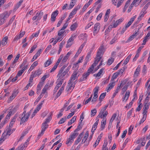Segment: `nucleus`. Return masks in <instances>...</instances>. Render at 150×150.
I'll use <instances>...</instances> for the list:
<instances>
[{
	"label": "nucleus",
	"instance_id": "nucleus-1",
	"mask_svg": "<svg viewBox=\"0 0 150 150\" xmlns=\"http://www.w3.org/2000/svg\"><path fill=\"white\" fill-rule=\"evenodd\" d=\"M51 115L49 116H48V117L46 119L45 121L42 124L41 127V132L39 136L43 134L45 130L48 128V125L47 123L50 122L52 118V112H51Z\"/></svg>",
	"mask_w": 150,
	"mask_h": 150
},
{
	"label": "nucleus",
	"instance_id": "nucleus-2",
	"mask_svg": "<svg viewBox=\"0 0 150 150\" xmlns=\"http://www.w3.org/2000/svg\"><path fill=\"white\" fill-rule=\"evenodd\" d=\"M31 110L30 111L26 114V111H24L23 114L21 115V116H20L19 118L21 119L20 124L26 122L29 118V116L31 113Z\"/></svg>",
	"mask_w": 150,
	"mask_h": 150
},
{
	"label": "nucleus",
	"instance_id": "nucleus-3",
	"mask_svg": "<svg viewBox=\"0 0 150 150\" xmlns=\"http://www.w3.org/2000/svg\"><path fill=\"white\" fill-rule=\"evenodd\" d=\"M71 68L70 66H68L64 71H59L57 77L59 78H63L66 74H68V73Z\"/></svg>",
	"mask_w": 150,
	"mask_h": 150
},
{
	"label": "nucleus",
	"instance_id": "nucleus-4",
	"mask_svg": "<svg viewBox=\"0 0 150 150\" xmlns=\"http://www.w3.org/2000/svg\"><path fill=\"white\" fill-rule=\"evenodd\" d=\"M92 72L91 70L88 69L86 72H85L83 74L82 76L79 79V81L80 82H82L85 81L87 79V77Z\"/></svg>",
	"mask_w": 150,
	"mask_h": 150
},
{
	"label": "nucleus",
	"instance_id": "nucleus-5",
	"mask_svg": "<svg viewBox=\"0 0 150 150\" xmlns=\"http://www.w3.org/2000/svg\"><path fill=\"white\" fill-rule=\"evenodd\" d=\"M100 25L99 23H97L94 25L93 34L95 35L98 32L100 29Z\"/></svg>",
	"mask_w": 150,
	"mask_h": 150
},
{
	"label": "nucleus",
	"instance_id": "nucleus-6",
	"mask_svg": "<svg viewBox=\"0 0 150 150\" xmlns=\"http://www.w3.org/2000/svg\"><path fill=\"white\" fill-rule=\"evenodd\" d=\"M105 51L104 46L101 45L98 49V52H97L96 56L98 57L100 56L101 54H103Z\"/></svg>",
	"mask_w": 150,
	"mask_h": 150
},
{
	"label": "nucleus",
	"instance_id": "nucleus-7",
	"mask_svg": "<svg viewBox=\"0 0 150 150\" xmlns=\"http://www.w3.org/2000/svg\"><path fill=\"white\" fill-rule=\"evenodd\" d=\"M58 11L57 10L55 11L52 13L50 19L51 21L52 22H53L55 21L56 17L58 15Z\"/></svg>",
	"mask_w": 150,
	"mask_h": 150
},
{
	"label": "nucleus",
	"instance_id": "nucleus-8",
	"mask_svg": "<svg viewBox=\"0 0 150 150\" xmlns=\"http://www.w3.org/2000/svg\"><path fill=\"white\" fill-rule=\"evenodd\" d=\"M78 77L79 75H77V72L74 71L71 76L70 79L69 80V83H70L71 82H73L74 80L77 78Z\"/></svg>",
	"mask_w": 150,
	"mask_h": 150
},
{
	"label": "nucleus",
	"instance_id": "nucleus-9",
	"mask_svg": "<svg viewBox=\"0 0 150 150\" xmlns=\"http://www.w3.org/2000/svg\"><path fill=\"white\" fill-rule=\"evenodd\" d=\"M81 7L80 5H78L75 8H74L73 11L71 12L69 14V17L75 14L77 10L79 9Z\"/></svg>",
	"mask_w": 150,
	"mask_h": 150
},
{
	"label": "nucleus",
	"instance_id": "nucleus-10",
	"mask_svg": "<svg viewBox=\"0 0 150 150\" xmlns=\"http://www.w3.org/2000/svg\"><path fill=\"white\" fill-rule=\"evenodd\" d=\"M122 21V18H120L116 21H112V24L113 25V27H116L119 24H120Z\"/></svg>",
	"mask_w": 150,
	"mask_h": 150
},
{
	"label": "nucleus",
	"instance_id": "nucleus-11",
	"mask_svg": "<svg viewBox=\"0 0 150 150\" xmlns=\"http://www.w3.org/2000/svg\"><path fill=\"white\" fill-rule=\"evenodd\" d=\"M10 14L11 11L9 12V13L6 11L0 15V17H1V18H2L3 17V18L5 19L6 18H7L8 17Z\"/></svg>",
	"mask_w": 150,
	"mask_h": 150
},
{
	"label": "nucleus",
	"instance_id": "nucleus-12",
	"mask_svg": "<svg viewBox=\"0 0 150 150\" xmlns=\"http://www.w3.org/2000/svg\"><path fill=\"white\" fill-rule=\"evenodd\" d=\"M130 92L129 91H127L125 95V96L123 98V101L126 102L127 100L128 99L130 95Z\"/></svg>",
	"mask_w": 150,
	"mask_h": 150
},
{
	"label": "nucleus",
	"instance_id": "nucleus-13",
	"mask_svg": "<svg viewBox=\"0 0 150 150\" xmlns=\"http://www.w3.org/2000/svg\"><path fill=\"white\" fill-rule=\"evenodd\" d=\"M65 86L64 84L62 87L60 88L59 91L57 94L56 96L55 97L56 99L58 97H59L62 93L63 91L64 90V87Z\"/></svg>",
	"mask_w": 150,
	"mask_h": 150
},
{
	"label": "nucleus",
	"instance_id": "nucleus-14",
	"mask_svg": "<svg viewBox=\"0 0 150 150\" xmlns=\"http://www.w3.org/2000/svg\"><path fill=\"white\" fill-rule=\"evenodd\" d=\"M136 16L135 15L130 19V21H129L128 23L125 25V26L126 27V28H127L131 25L132 22L134 21L135 18H136Z\"/></svg>",
	"mask_w": 150,
	"mask_h": 150
},
{
	"label": "nucleus",
	"instance_id": "nucleus-15",
	"mask_svg": "<svg viewBox=\"0 0 150 150\" xmlns=\"http://www.w3.org/2000/svg\"><path fill=\"white\" fill-rule=\"evenodd\" d=\"M72 83V82H71V83H69V81L67 88H66V90H67V91H69L72 88H73L74 87V84Z\"/></svg>",
	"mask_w": 150,
	"mask_h": 150
},
{
	"label": "nucleus",
	"instance_id": "nucleus-16",
	"mask_svg": "<svg viewBox=\"0 0 150 150\" xmlns=\"http://www.w3.org/2000/svg\"><path fill=\"white\" fill-rule=\"evenodd\" d=\"M41 52V49H40L38 51L36 54L34 56L33 58L31 60L32 62L35 59H36L37 58L40 56Z\"/></svg>",
	"mask_w": 150,
	"mask_h": 150
},
{
	"label": "nucleus",
	"instance_id": "nucleus-17",
	"mask_svg": "<svg viewBox=\"0 0 150 150\" xmlns=\"http://www.w3.org/2000/svg\"><path fill=\"white\" fill-rule=\"evenodd\" d=\"M42 73V70L40 69H39L38 70L35 71L34 72H32V74L35 77L40 75Z\"/></svg>",
	"mask_w": 150,
	"mask_h": 150
},
{
	"label": "nucleus",
	"instance_id": "nucleus-18",
	"mask_svg": "<svg viewBox=\"0 0 150 150\" xmlns=\"http://www.w3.org/2000/svg\"><path fill=\"white\" fill-rule=\"evenodd\" d=\"M106 119V118L103 117V119L102 120L101 123V130H103L105 128Z\"/></svg>",
	"mask_w": 150,
	"mask_h": 150
},
{
	"label": "nucleus",
	"instance_id": "nucleus-19",
	"mask_svg": "<svg viewBox=\"0 0 150 150\" xmlns=\"http://www.w3.org/2000/svg\"><path fill=\"white\" fill-rule=\"evenodd\" d=\"M17 94L18 92L16 91L14 92L12 94V95L10 96V98H9V99L8 100V102L10 101H11L13 99L16 97Z\"/></svg>",
	"mask_w": 150,
	"mask_h": 150
},
{
	"label": "nucleus",
	"instance_id": "nucleus-20",
	"mask_svg": "<svg viewBox=\"0 0 150 150\" xmlns=\"http://www.w3.org/2000/svg\"><path fill=\"white\" fill-rule=\"evenodd\" d=\"M98 62L95 60L94 61V63L90 67H89L88 69L91 70V71L92 72L94 69V67H95L98 64Z\"/></svg>",
	"mask_w": 150,
	"mask_h": 150
},
{
	"label": "nucleus",
	"instance_id": "nucleus-21",
	"mask_svg": "<svg viewBox=\"0 0 150 150\" xmlns=\"http://www.w3.org/2000/svg\"><path fill=\"white\" fill-rule=\"evenodd\" d=\"M78 24L77 22H76L72 25L70 27V30L71 31L75 30L78 26Z\"/></svg>",
	"mask_w": 150,
	"mask_h": 150
},
{
	"label": "nucleus",
	"instance_id": "nucleus-22",
	"mask_svg": "<svg viewBox=\"0 0 150 150\" xmlns=\"http://www.w3.org/2000/svg\"><path fill=\"white\" fill-rule=\"evenodd\" d=\"M79 134V133L77 132H75V130L74 132L71 134L70 136V137L71 139H74L76 137H77Z\"/></svg>",
	"mask_w": 150,
	"mask_h": 150
},
{
	"label": "nucleus",
	"instance_id": "nucleus-23",
	"mask_svg": "<svg viewBox=\"0 0 150 150\" xmlns=\"http://www.w3.org/2000/svg\"><path fill=\"white\" fill-rule=\"evenodd\" d=\"M79 134V133L77 132H75V130L74 132L71 134L70 136V137L71 139H74L76 137H77Z\"/></svg>",
	"mask_w": 150,
	"mask_h": 150
},
{
	"label": "nucleus",
	"instance_id": "nucleus-24",
	"mask_svg": "<svg viewBox=\"0 0 150 150\" xmlns=\"http://www.w3.org/2000/svg\"><path fill=\"white\" fill-rule=\"evenodd\" d=\"M77 118L76 116H74L68 122V125L69 126L76 121Z\"/></svg>",
	"mask_w": 150,
	"mask_h": 150
},
{
	"label": "nucleus",
	"instance_id": "nucleus-25",
	"mask_svg": "<svg viewBox=\"0 0 150 150\" xmlns=\"http://www.w3.org/2000/svg\"><path fill=\"white\" fill-rule=\"evenodd\" d=\"M115 82H113L110 83L109 85V87L107 88V92H108L109 91L111 90L115 86Z\"/></svg>",
	"mask_w": 150,
	"mask_h": 150
},
{
	"label": "nucleus",
	"instance_id": "nucleus-26",
	"mask_svg": "<svg viewBox=\"0 0 150 150\" xmlns=\"http://www.w3.org/2000/svg\"><path fill=\"white\" fill-rule=\"evenodd\" d=\"M99 90V87H96L94 89V90L95 91L94 93V97H98V92Z\"/></svg>",
	"mask_w": 150,
	"mask_h": 150
},
{
	"label": "nucleus",
	"instance_id": "nucleus-27",
	"mask_svg": "<svg viewBox=\"0 0 150 150\" xmlns=\"http://www.w3.org/2000/svg\"><path fill=\"white\" fill-rule=\"evenodd\" d=\"M38 64L37 61L35 62L31 66L29 71H31Z\"/></svg>",
	"mask_w": 150,
	"mask_h": 150
},
{
	"label": "nucleus",
	"instance_id": "nucleus-28",
	"mask_svg": "<svg viewBox=\"0 0 150 150\" xmlns=\"http://www.w3.org/2000/svg\"><path fill=\"white\" fill-rule=\"evenodd\" d=\"M88 134H89V132L88 131H87L86 132L85 136L83 137V138L82 142H83V141L84 140V142H83V143H84L87 139V138H88Z\"/></svg>",
	"mask_w": 150,
	"mask_h": 150
},
{
	"label": "nucleus",
	"instance_id": "nucleus-29",
	"mask_svg": "<svg viewBox=\"0 0 150 150\" xmlns=\"http://www.w3.org/2000/svg\"><path fill=\"white\" fill-rule=\"evenodd\" d=\"M8 37H5L2 40L1 44L3 45H5L7 43Z\"/></svg>",
	"mask_w": 150,
	"mask_h": 150
},
{
	"label": "nucleus",
	"instance_id": "nucleus-30",
	"mask_svg": "<svg viewBox=\"0 0 150 150\" xmlns=\"http://www.w3.org/2000/svg\"><path fill=\"white\" fill-rule=\"evenodd\" d=\"M48 86L49 84L48 83L46 84L43 89L41 93L42 94L45 93L48 88Z\"/></svg>",
	"mask_w": 150,
	"mask_h": 150
},
{
	"label": "nucleus",
	"instance_id": "nucleus-31",
	"mask_svg": "<svg viewBox=\"0 0 150 150\" xmlns=\"http://www.w3.org/2000/svg\"><path fill=\"white\" fill-rule=\"evenodd\" d=\"M112 28H114L113 27V25L112 24L110 26H109L106 29L105 31V34L108 33L109 32H110L112 30Z\"/></svg>",
	"mask_w": 150,
	"mask_h": 150
},
{
	"label": "nucleus",
	"instance_id": "nucleus-32",
	"mask_svg": "<svg viewBox=\"0 0 150 150\" xmlns=\"http://www.w3.org/2000/svg\"><path fill=\"white\" fill-rule=\"evenodd\" d=\"M132 55V54H130L128 56V57L125 59L123 63V64H124V65H125L127 63L129 59H130Z\"/></svg>",
	"mask_w": 150,
	"mask_h": 150
},
{
	"label": "nucleus",
	"instance_id": "nucleus-33",
	"mask_svg": "<svg viewBox=\"0 0 150 150\" xmlns=\"http://www.w3.org/2000/svg\"><path fill=\"white\" fill-rule=\"evenodd\" d=\"M74 139H71L70 137H69L68 139H67L66 142V144H68V145H70L71 143L73 142Z\"/></svg>",
	"mask_w": 150,
	"mask_h": 150
},
{
	"label": "nucleus",
	"instance_id": "nucleus-34",
	"mask_svg": "<svg viewBox=\"0 0 150 150\" xmlns=\"http://www.w3.org/2000/svg\"><path fill=\"white\" fill-rule=\"evenodd\" d=\"M106 95V93H102L99 97V100L101 102L103 99L105 98Z\"/></svg>",
	"mask_w": 150,
	"mask_h": 150
},
{
	"label": "nucleus",
	"instance_id": "nucleus-35",
	"mask_svg": "<svg viewBox=\"0 0 150 150\" xmlns=\"http://www.w3.org/2000/svg\"><path fill=\"white\" fill-rule=\"evenodd\" d=\"M76 35L74 34L72 35L71 37L67 41H69V42L72 43V42L74 40V38H75Z\"/></svg>",
	"mask_w": 150,
	"mask_h": 150
},
{
	"label": "nucleus",
	"instance_id": "nucleus-36",
	"mask_svg": "<svg viewBox=\"0 0 150 150\" xmlns=\"http://www.w3.org/2000/svg\"><path fill=\"white\" fill-rule=\"evenodd\" d=\"M146 115H143V116L142 117V119L140 120L139 123L138 125H140L142 123H143L145 120H146Z\"/></svg>",
	"mask_w": 150,
	"mask_h": 150
},
{
	"label": "nucleus",
	"instance_id": "nucleus-37",
	"mask_svg": "<svg viewBox=\"0 0 150 150\" xmlns=\"http://www.w3.org/2000/svg\"><path fill=\"white\" fill-rule=\"evenodd\" d=\"M114 58L111 57L108 59V64L109 65H111L114 62Z\"/></svg>",
	"mask_w": 150,
	"mask_h": 150
},
{
	"label": "nucleus",
	"instance_id": "nucleus-38",
	"mask_svg": "<svg viewBox=\"0 0 150 150\" xmlns=\"http://www.w3.org/2000/svg\"><path fill=\"white\" fill-rule=\"evenodd\" d=\"M150 105V103H144V105L143 108L145 110H148L149 108V106Z\"/></svg>",
	"mask_w": 150,
	"mask_h": 150
},
{
	"label": "nucleus",
	"instance_id": "nucleus-39",
	"mask_svg": "<svg viewBox=\"0 0 150 150\" xmlns=\"http://www.w3.org/2000/svg\"><path fill=\"white\" fill-rule=\"evenodd\" d=\"M97 112V110L96 109H94L91 111V116L93 117L95 115Z\"/></svg>",
	"mask_w": 150,
	"mask_h": 150
},
{
	"label": "nucleus",
	"instance_id": "nucleus-40",
	"mask_svg": "<svg viewBox=\"0 0 150 150\" xmlns=\"http://www.w3.org/2000/svg\"><path fill=\"white\" fill-rule=\"evenodd\" d=\"M38 14V13H37L36 14V16H35L33 17L32 19L33 20H35L37 19L38 20H39L41 19V16H39Z\"/></svg>",
	"mask_w": 150,
	"mask_h": 150
},
{
	"label": "nucleus",
	"instance_id": "nucleus-41",
	"mask_svg": "<svg viewBox=\"0 0 150 150\" xmlns=\"http://www.w3.org/2000/svg\"><path fill=\"white\" fill-rule=\"evenodd\" d=\"M145 14V13H142V12H140L139 16L138 18V19L139 21H140L142 18L144 17V15Z\"/></svg>",
	"mask_w": 150,
	"mask_h": 150
},
{
	"label": "nucleus",
	"instance_id": "nucleus-42",
	"mask_svg": "<svg viewBox=\"0 0 150 150\" xmlns=\"http://www.w3.org/2000/svg\"><path fill=\"white\" fill-rule=\"evenodd\" d=\"M47 75H44L41 79V81L40 82H41L42 83H44L45 80L47 78Z\"/></svg>",
	"mask_w": 150,
	"mask_h": 150
},
{
	"label": "nucleus",
	"instance_id": "nucleus-43",
	"mask_svg": "<svg viewBox=\"0 0 150 150\" xmlns=\"http://www.w3.org/2000/svg\"><path fill=\"white\" fill-rule=\"evenodd\" d=\"M99 121V120H97L96 122L94 123L92 127L93 128H94V129H96L97 127V125L98 124V122Z\"/></svg>",
	"mask_w": 150,
	"mask_h": 150
},
{
	"label": "nucleus",
	"instance_id": "nucleus-44",
	"mask_svg": "<svg viewBox=\"0 0 150 150\" xmlns=\"http://www.w3.org/2000/svg\"><path fill=\"white\" fill-rule=\"evenodd\" d=\"M66 120V117L62 118L59 122L58 124H61L65 122Z\"/></svg>",
	"mask_w": 150,
	"mask_h": 150
},
{
	"label": "nucleus",
	"instance_id": "nucleus-45",
	"mask_svg": "<svg viewBox=\"0 0 150 150\" xmlns=\"http://www.w3.org/2000/svg\"><path fill=\"white\" fill-rule=\"evenodd\" d=\"M83 60V57H81L79 58V59L78 61V62L74 64L75 66L77 67H77H79L78 66V64L79 63H80L81 62V61Z\"/></svg>",
	"mask_w": 150,
	"mask_h": 150
},
{
	"label": "nucleus",
	"instance_id": "nucleus-46",
	"mask_svg": "<svg viewBox=\"0 0 150 150\" xmlns=\"http://www.w3.org/2000/svg\"><path fill=\"white\" fill-rule=\"evenodd\" d=\"M117 37L115 36L110 41V44L112 45L117 40Z\"/></svg>",
	"mask_w": 150,
	"mask_h": 150
},
{
	"label": "nucleus",
	"instance_id": "nucleus-47",
	"mask_svg": "<svg viewBox=\"0 0 150 150\" xmlns=\"http://www.w3.org/2000/svg\"><path fill=\"white\" fill-rule=\"evenodd\" d=\"M52 63V61L47 60L45 63V67H47L50 65Z\"/></svg>",
	"mask_w": 150,
	"mask_h": 150
},
{
	"label": "nucleus",
	"instance_id": "nucleus-48",
	"mask_svg": "<svg viewBox=\"0 0 150 150\" xmlns=\"http://www.w3.org/2000/svg\"><path fill=\"white\" fill-rule=\"evenodd\" d=\"M129 4L128 2H126V3L125 6L123 10V12H125V11L127 8V7L129 6Z\"/></svg>",
	"mask_w": 150,
	"mask_h": 150
},
{
	"label": "nucleus",
	"instance_id": "nucleus-49",
	"mask_svg": "<svg viewBox=\"0 0 150 150\" xmlns=\"http://www.w3.org/2000/svg\"><path fill=\"white\" fill-rule=\"evenodd\" d=\"M128 87V85H126L123 87L122 89V94H123L125 91L127 90Z\"/></svg>",
	"mask_w": 150,
	"mask_h": 150
},
{
	"label": "nucleus",
	"instance_id": "nucleus-50",
	"mask_svg": "<svg viewBox=\"0 0 150 150\" xmlns=\"http://www.w3.org/2000/svg\"><path fill=\"white\" fill-rule=\"evenodd\" d=\"M81 124H80V123H79V125L77 127V129H75V132H78L79 130H80L82 127V125H81Z\"/></svg>",
	"mask_w": 150,
	"mask_h": 150
},
{
	"label": "nucleus",
	"instance_id": "nucleus-51",
	"mask_svg": "<svg viewBox=\"0 0 150 150\" xmlns=\"http://www.w3.org/2000/svg\"><path fill=\"white\" fill-rule=\"evenodd\" d=\"M90 57H91L90 53L88 54L86 56L85 59V60H86V63H85V64H86L87 62L89 61V59L90 58Z\"/></svg>",
	"mask_w": 150,
	"mask_h": 150
},
{
	"label": "nucleus",
	"instance_id": "nucleus-52",
	"mask_svg": "<svg viewBox=\"0 0 150 150\" xmlns=\"http://www.w3.org/2000/svg\"><path fill=\"white\" fill-rule=\"evenodd\" d=\"M104 70V69L103 68L100 69L98 73L96 74L97 76H98V77L100 76V75L103 72Z\"/></svg>",
	"mask_w": 150,
	"mask_h": 150
},
{
	"label": "nucleus",
	"instance_id": "nucleus-53",
	"mask_svg": "<svg viewBox=\"0 0 150 150\" xmlns=\"http://www.w3.org/2000/svg\"><path fill=\"white\" fill-rule=\"evenodd\" d=\"M118 75L119 74L117 72L114 73L112 76V79L113 80L114 79H116L118 76Z\"/></svg>",
	"mask_w": 150,
	"mask_h": 150
},
{
	"label": "nucleus",
	"instance_id": "nucleus-54",
	"mask_svg": "<svg viewBox=\"0 0 150 150\" xmlns=\"http://www.w3.org/2000/svg\"><path fill=\"white\" fill-rule=\"evenodd\" d=\"M13 132V131L11 130V129H10L9 128V129L8 131H7L6 134L7 135L10 136L12 133Z\"/></svg>",
	"mask_w": 150,
	"mask_h": 150
},
{
	"label": "nucleus",
	"instance_id": "nucleus-55",
	"mask_svg": "<svg viewBox=\"0 0 150 150\" xmlns=\"http://www.w3.org/2000/svg\"><path fill=\"white\" fill-rule=\"evenodd\" d=\"M140 71V67H138L137 68L135 73L134 74L136 75H138V74H139V71Z\"/></svg>",
	"mask_w": 150,
	"mask_h": 150
},
{
	"label": "nucleus",
	"instance_id": "nucleus-56",
	"mask_svg": "<svg viewBox=\"0 0 150 150\" xmlns=\"http://www.w3.org/2000/svg\"><path fill=\"white\" fill-rule=\"evenodd\" d=\"M133 127H134L133 126H132V125H131L130 126V127L129 128V130H128V134L129 135L130 134H131V133H132V132L133 129Z\"/></svg>",
	"mask_w": 150,
	"mask_h": 150
},
{
	"label": "nucleus",
	"instance_id": "nucleus-57",
	"mask_svg": "<svg viewBox=\"0 0 150 150\" xmlns=\"http://www.w3.org/2000/svg\"><path fill=\"white\" fill-rule=\"evenodd\" d=\"M104 113V112H102V111L100 110L99 115L97 116V117H100L101 118L103 119V113Z\"/></svg>",
	"mask_w": 150,
	"mask_h": 150
},
{
	"label": "nucleus",
	"instance_id": "nucleus-58",
	"mask_svg": "<svg viewBox=\"0 0 150 150\" xmlns=\"http://www.w3.org/2000/svg\"><path fill=\"white\" fill-rule=\"evenodd\" d=\"M37 46L36 45H34L33 47H31L30 53H32L37 47Z\"/></svg>",
	"mask_w": 150,
	"mask_h": 150
},
{
	"label": "nucleus",
	"instance_id": "nucleus-59",
	"mask_svg": "<svg viewBox=\"0 0 150 150\" xmlns=\"http://www.w3.org/2000/svg\"><path fill=\"white\" fill-rule=\"evenodd\" d=\"M84 119V117L83 115V113H82L80 115V122H79L80 124H81L82 123V122Z\"/></svg>",
	"mask_w": 150,
	"mask_h": 150
},
{
	"label": "nucleus",
	"instance_id": "nucleus-60",
	"mask_svg": "<svg viewBox=\"0 0 150 150\" xmlns=\"http://www.w3.org/2000/svg\"><path fill=\"white\" fill-rule=\"evenodd\" d=\"M23 2V0H20L18 3L16 5V9L18 8L19 6H21V4L22 3V2Z\"/></svg>",
	"mask_w": 150,
	"mask_h": 150
},
{
	"label": "nucleus",
	"instance_id": "nucleus-61",
	"mask_svg": "<svg viewBox=\"0 0 150 150\" xmlns=\"http://www.w3.org/2000/svg\"><path fill=\"white\" fill-rule=\"evenodd\" d=\"M133 109L132 108L131 110L129 111L127 113V117H129L132 115V109Z\"/></svg>",
	"mask_w": 150,
	"mask_h": 150
},
{
	"label": "nucleus",
	"instance_id": "nucleus-62",
	"mask_svg": "<svg viewBox=\"0 0 150 150\" xmlns=\"http://www.w3.org/2000/svg\"><path fill=\"white\" fill-rule=\"evenodd\" d=\"M72 44V43L69 42V41H67V44L66 45V47L68 48L70 47Z\"/></svg>",
	"mask_w": 150,
	"mask_h": 150
},
{
	"label": "nucleus",
	"instance_id": "nucleus-63",
	"mask_svg": "<svg viewBox=\"0 0 150 150\" xmlns=\"http://www.w3.org/2000/svg\"><path fill=\"white\" fill-rule=\"evenodd\" d=\"M41 93V94L40 95V96L36 100V102H38L40 101L41 98L43 96V95Z\"/></svg>",
	"mask_w": 150,
	"mask_h": 150
},
{
	"label": "nucleus",
	"instance_id": "nucleus-64",
	"mask_svg": "<svg viewBox=\"0 0 150 150\" xmlns=\"http://www.w3.org/2000/svg\"><path fill=\"white\" fill-rule=\"evenodd\" d=\"M24 145H21L16 150H23V149L24 148Z\"/></svg>",
	"mask_w": 150,
	"mask_h": 150
}]
</instances>
